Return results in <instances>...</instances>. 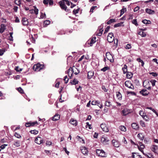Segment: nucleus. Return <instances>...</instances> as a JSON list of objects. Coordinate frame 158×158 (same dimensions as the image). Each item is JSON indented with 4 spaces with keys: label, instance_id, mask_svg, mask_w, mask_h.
Here are the masks:
<instances>
[{
    "label": "nucleus",
    "instance_id": "obj_10",
    "mask_svg": "<svg viewBox=\"0 0 158 158\" xmlns=\"http://www.w3.org/2000/svg\"><path fill=\"white\" fill-rule=\"evenodd\" d=\"M101 127L103 131L105 132H108L109 131V129L105 124L102 123L101 125Z\"/></svg>",
    "mask_w": 158,
    "mask_h": 158
},
{
    "label": "nucleus",
    "instance_id": "obj_28",
    "mask_svg": "<svg viewBox=\"0 0 158 158\" xmlns=\"http://www.w3.org/2000/svg\"><path fill=\"white\" fill-rule=\"evenodd\" d=\"M145 10L147 13L150 14H153L155 13V12L153 10L150 9H146Z\"/></svg>",
    "mask_w": 158,
    "mask_h": 158
},
{
    "label": "nucleus",
    "instance_id": "obj_20",
    "mask_svg": "<svg viewBox=\"0 0 158 158\" xmlns=\"http://www.w3.org/2000/svg\"><path fill=\"white\" fill-rule=\"evenodd\" d=\"M141 31H139L138 32V34L140 35L142 37H144L146 36V33L143 31H144L145 30V29H140Z\"/></svg>",
    "mask_w": 158,
    "mask_h": 158
},
{
    "label": "nucleus",
    "instance_id": "obj_41",
    "mask_svg": "<svg viewBox=\"0 0 158 158\" xmlns=\"http://www.w3.org/2000/svg\"><path fill=\"white\" fill-rule=\"evenodd\" d=\"M105 106L108 107H109L110 106H112V105L110 102L107 101L105 102Z\"/></svg>",
    "mask_w": 158,
    "mask_h": 158
},
{
    "label": "nucleus",
    "instance_id": "obj_44",
    "mask_svg": "<svg viewBox=\"0 0 158 158\" xmlns=\"http://www.w3.org/2000/svg\"><path fill=\"white\" fill-rule=\"evenodd\" d=\"M137 60L139 62H141V63L142 66H143L144 63L143 61L142 60H141L140 58H137Z\"/></svg>",
    "mask_w": 158,
    "mask_h": 158
},
{
    "label": "nucleus",
    "instance_id": "obj_35",
    "mask_svg": "<svg viewBox=\"0 0 158 158\" xmlns=\"http://www.w3.org/2000/svg\"><path fill=\"white\" fill-rule=\"evenodd\" d=\"M137 137L141 140L144 139V136L142 133H139L137 135Z\"/></svg>",
    "mask_w": 158,
    "mask_h": 158
},
{
    "label": "nucleus",
    "instance_id": "obj_23",
    "mask_svg": "<svg viewBox=\"0 0 158 158\" xmlns=\"http://www.w3.org/2000/svg\"><path fill=\"white\" fill-rule=\"evenodd\" d=\"M6 26L5 25L2 24L0 28V33H2L6 29Z\"/></svg>",
    "mask_w": 158,
    "mask_h": 158
},
{
    "label": "nucleus",
    "instance_id": "obj_26",
    "mask_svg": "<svg viewBox=\"0 0 158 158\" xmlns=\"http://www.w3.org/2000/svg\"><path fill=\"white\" fill-rule=\"evenodd\" d=\"M117 98L119 100H121L122 99V95L119 92H116Z\"/></svg>",
    "mask_w": 158,
    "mask_h": 158
},
{
    "label": "nucleus",
    "instance_id": "obj_64",
    "mask_svg": "<svg viewBox=\"0 0 158 158\" xmlns=\"http://www.w3.org/2000/svg\"><path fill=\"white\" fill-rule=\"evenodd\" d=\"M142 118L144 119L146 121H148V118L147 117V116L146 115V114H145L144 115L143 117H142Z\"/></svg>",
    "mask_w": 158,
    "mask_h": 158
},
{
    "label": "nucleus",
    "instance_id": "obj_11",
    "mask_svg": "<svg viewBox=\"0 0 158 158\" xmlns=\"http://www.w3.org/2000/svg\"><path fill=\"white\" fill-rule=\"evenodd\" d=\"M101 141L104 144H106L109 141V139L107 137L102 136L101 138Z\"/></svg>",
    "mask_w": 158,
    "mask_h": 158
},
{
    "label": "nucleus",
    "instance_id": "obj_9",
    "mask_svg": "<svg viewBox=\"0 0 158 158\" xmlns=\"http://www.w3.org/2000/svg\"><path fill=\"white\" fill-rule=\"evenodd\" d=\"M43 141H44L39 136H38L35 140V142L39 144L43 143Z\"/></svg>",
    "mask_w": 158,
    "mask_h": 158
},
{
    "label": "nucleus",
    "instance_id": "obj_37",
    "mask_svg": "<svg viewBox=\"0 0 158 158\" xmlns=\"http://www.w3.org/2000/svg\"><path fill=\"white\" fill-rule=\"evenodd\" d=\"M110 69V68L108 66H105L102 69H101V71H102L103 72H106V70H109Z\"/></svg>",
    "mask_w": 158,
    "mask_h": 158
},
{
    "label": "nucleus",
    "instance_id": "obj_54",
    "mask_svg": "<svg viewBox=\"0 0 158 158\" xmlns=\"http://www.w3.org/2000/svg\"><path fill=\"white\" fill-rule=\"evenodd\" d=\"M17 90L21 94H23L24 93V91L22 89L21 87L18 88L17 89Z\"/></svg>",
    "mask_w": 158,
    "mask_h": 158
},
{
    "label": "nucleus",
    "instance_id": "obj_30",
    "mask_svg": "<svg viewBox=\"0 0 158 158\" xmlns=\"http://www.w3.org/2000/svg\"><path fill=\"white\" fill-rule=\"evenodd\" d=\"M127 67V65L125 64L124 67L122 68V70L123 71V74H125L128 72Z\"/></svg>",
    "mask_w": 158,
    "mask_h": 158
},
{
    "label": "nucleus",
    "instance_id": "obj_24",
    "mask_svg": "<svg viewBox=\"0 0 158 158\" xmlns=\"http://www.w3.org/2000/svg\"><path fill=\"white\" fill-rule=\"evenodd\" d=\"M130 113L129 110L127 108H124L122 111V113L123 115H126Z\"/></svg>",
    "mask_w": 158,
    "mask_h": 158
},
{
    "label": "nucleus",
    "instance_id": "obj_27",
    "mask_svg": "<svg viewBox=\"0 0 158 158\" xmlns=\"http://www.w3.org/2000/svg\"><path fill=\"white\" fill-rule=\"evenodd\" d=\"M50 23V20H44L43 22V26L44 27H47L48 25Z\"/></svg>",
    "mask_w": 158,
    "mask_h": 158
},
{
    "label": "nucleus",
    "instance_id": "obj_31",
    "mask_svg": "<svg viewBox=\"0 0 158 158\" xmlns=\"http://www.w3.org/2000/svg\"><path fill=\"white\" fill-rule=\"evenodd\" d=\"M78 80H76L75 79H74L73 81H71L70 83H71V85H75L78 84Z\"/></svg>",
    "mask_w": 158,
    "mask_h": 158
},
{
    "label": "nucleus",
    "instance_id": "obj_12",
    "mask_svg": "<svg viewBox=\"0 0 158 158\" xmlns=\"http://www.w3.org/2000/svg\"><path fill=\"white\" fill-rule=\"evenodd\" d=\"M131 157L132 158H143L138 153L136 152L132 153Z\"/></svg>",
    "mask_w": 158,
    "mask_h": 158
},
{
    "label": "nucleus",
    "instance_id": "obj_43",
    "mask_svg": "<svg viewBox=\"0 0 158 158\" xmlns=\"http://www.w3.org/2000/svg\"><path fill=\"white\" fill-rule=\"evenodd\" d=\"M119 129L123 131H126V127L124 126H119Z\"/></svg>",
    "mask_w": 158,
    "mask_h": 158
},
{
    "label": "nucleus",
    "instance_id": "obj_42",
    "mask_svg": "<svg viewBox=\"0 0 158 158\" xmlns=\"http://www.w3.org/2000/svg\"><path fill=\"white\" fill-rule=\"evenodd\" d=\"M99 156H101L102 157H106V154L105 152H104V151L103 150H102V152H101L100 154L99 155Z\"/></svg>",
    "mask_w": 158,
    "mask_h": 158
},
{
    "label": "nucleus",
    "instance_id": "obj_50",
    "mask_svg": "<svg viewBox=\"0 0 158 158\" xmlns=\"http://www.w3.org/2000/svg\"><path fill=\"white\" fill-rule=\"evenodd\" d=\"M150 82L151 83L152 86H154L155 85V83L156 82V81L155 80H151Z\"/></svg>",
    "mask_w": 158,
    "mask_h": 158
},
{
    "label": "nucleus",
    "instance_id": "obj_48",
    "mask_svg": "<svg viewBox=\"0 0 158 158\" xmlns=\"http://www.w3.org/2000/svg\"><path fill=\"white\" fill-rule=\"evenodd\" d=\"M15 2L16 4L18 6H20L21 3L20 0H15Z\"/></svg>",
    "mask_w": 158,
    "mask_h": 158
},
{
    "label": "nucleus",
    "instance_id": "obj_61",
    "mask_svg": "<svg viewBox=\"0 0 158 158\" xmlns=\"http://www.w3.org/2000/svg\"><path fill=\"white\" fill-rule=\"evenodd\" d=\"M79 8H78L77 9H74L73 10V13L74 14H76L79 11Z\"/></svg>",
    "mask_w": 158,
    "mask_h": 158
},
{
    "label": "nucleus",
    "instance_id": "obj_18",
    "mask_svg": "<svg viewBox=\"0 0 158 158\" xmlns=\"http://www.w3.org/2000/svg\"><path fill=\"white\" fill-rule=\"evenodd\" d=\"M13 145L15 147H19L20 146V141L18 140L15 141L13 142Z\"/></svg>",
    "mask_w": 158,
    "mask_h": 158
},
{
    "label": "nucleus",
    "instance_id": "obj_16",
    "mask_svg": "<svg viewBox=\"0 0 158 158\" xmlns=\"http://www.w3.org/2000/svg\"><path fill=\"white\" fill-rule=\"evenodd\" d=\"M43 3L44 4H48L49 3L50 6H52L53 4V0H44Z\"/></svg>",
    "mask_w": 158,
    "mask_h": 158
},
{
    "label": "nucleus",
    "instance_id": "obj_59",
    "mask_svg": "<svg viewBox=\"0 0 158 158\" xmlns=\"http://www.w3.org/2000/svg\"><path fill=\"white\" fill-rule=\"evenodd\" d=\"M6 146H7V145H6L5 144L2 145L0 147V151H1V149H4Z\"/></svg>",
    "mask_w": 158,
    "mask_h": 158
},
{
    "label": "nucleus",
    "instance_id": "obj_32",
    "mask_svg": "<svg viewBox=\"0 0 158 158\" xmlns=\"http://www.w3.org/2000/svg\"><path fill=\"white\" fill-rule=\"evenodd\" d=\"M70 123L71 124H72L75 126H76L77 125V121L76 120H74L73 119H71Z\"/></svg>",
    "mask_w": 158,
    "mask_h": 158
},
{
    "label": "nucleus",
    "instance_id": "obj_7",
    "mask_svg": "<svg viewBox=\"0 0 158 158\" xmlns=\"http://www.w3.org/2000/svg\"><path fill=\"white\" fill-rule=\"evenodd\" d=\"M59 3L60 6L62 9L65 10H66L67 7L65 4V2H64L63 1H60L59 2Z\"/></svg>",
    "mask_w": 158,
    "mask_h": 158
},
{
    "label": "nucleus",
    "instance_id": "obj_15",
    "mask_svg": "<svg viewBox=\"0 0 158 158\" xmlns=\"http://www.w3.org/2000/svg\"><path fill=\"white\" fill-rule=\"evenodd\" d=\"M132 127L136 131L138 130L139 129V127L138 124L136 123H133L131 124Z\"/></svg>",
    "mask_w": 158,
    "mask_h": 158
},
{
    "label": "nucleus",
    "instance_id": "obj_49",
    "mask_svg": "<svg viewBox=\"0 0 158 158\" xmlns=\"http://www.w3.org/2000/svg\"><path fill=\"white\" fill-rule=\"evenodd\" d=\"M102 89L105 92H107L108 90L107 88L105 86L103 85L102 86Z\"/></svg>",
    "mask_w": 158,
    "mask_h": 158
},
{
    "label": "nucleus",
    "instance_id": "obj_29",
    "mask_svg": "<svg viewBox=\"0 0 158 158\" xmlns=\"http://www.w3.org/2000/svg\"><path fill=\"white\" fill-rule=\"evenodd\" d=\"M126 76L127 78L131 79L132 77L133 73L131 72H128L127 73Z\"/></svg>",
    "mask_w": 158,
    "mask_h": 158
},
{
    "label": "nucleus",
    "instance_id": "obj_55",
    "mask_svg": "<svg viewBox=\"0 0 158 158\" xmlns=\"http://www.w3.org/2000/svg\"><path fill=\"white\" fill-rule=\"evenodd\" d=\"M140 124L142 127H145V125L144 122L142 120H140Z\"/></svg>",
    "mask_w": 158,
    "mask_h": 158
},
{
    "label": "nucleus",
    "instance_id": "obj_52",
    "mask_svg": "<svg viewBox=\"0 0 158 158\" xmlns=\"http://www.w3.org/2000/svg\"><path fill=\"white\" fill-rule=\"evenodd\" d=\"M139 113L140 116L142 117H143L145 114H146L144 112L143 110L139 111Z\"/></svg>",
    "mask_w": 158,
    "mask_h": 158
},
{
    "label": "nucleus",
    "instance_id": "obj_62",
    "mask_svg": "<svg viewBox=\"0 0 158 158\" xmlns=\"http://www.w3.org/2000/svg\"><path fill=\"white\" fill-rule=\"evenodd\" d=\"M64 2H65V3L67 4L68 6H69L70 5V2L66 0H62Z\"/></svg>",
    "mask_w": 158,
    "mask_h": 158
},
{
    "label": "nucleus",
    "instance_id": "obj_2",
    "mask_svg": "<svg viewBox=\"0 0 158 158\" xmlns=\"http://www.w3.org/2000/svg\"><path fill=\"white\" fill-rule=\"evenodd\" d=\"M36 124L38 125V123L37 121L34 122L30 121L25 123V126L27 127H34Z\"/></svg>",
    "mask_w": 158,
    "mask_h": 158
},
{
    "label": "nucleus",
    "instance_id": "obj_39",
    "mask_svg": "<svg viewBox=\"0 0 158 158\" xmlns=\"http://www.w3.org/2000/svg\"><path fill=\"white\" fill-rule=\"evenodd\" d=\"M46 14L45 13H41L40 15V17L39 18L40 19H45L46 18Z\"/></svg>",
    "mask_w": 158,
    "mask_h": 158
},
{
    "label": "nucleus",
    "instance_id": "obj_17",
    "mask_svg": "<svg viewBox=\"0 0 158 158\" xmlns=\"http://www.w3.org/2000/svg\"><path fill=\"white\" fill-rule=\"evenodd\" d=\"M66 73L68 74L69 77L70 78H71L73 76V73L71 70V67H70L67 71L66 72Z\"/></svg>",
    "mask_w": 158,
    "mask_h": 158
},
{
    "label": "nucleus",
    "instance_id": "obj_13",
    "mask_svg": "<svg viewBox=\"0 0 158 158\" xmlns=\"http://www.w3.org/2000/svg\"><path fill=\"white\" fill-rule=\"evenodd\" d=\"M139 93L143 96H146L148 95L149 92L146 89H143L141 90L139 92Z\"/></svg>",
    "mask_w": 158,
    "mask_h": 158
},
{
    "label": "nucleus",
    "instance_id": "obj_19",
    "mask_svg": "<svg viewBox=\"0 0 158 158\" xmlns=\"http://www.w3.org/2000/svg\"><path fill=\"white\" fill-rule=\"evenodd\" d=\"M96 39L95 37L92 38L90 41L89 40L88 41V44H89L91 46H92L93 44L96 42Z\"/></svg>",
    "mask_w": 158,
    "mask_h": 158
},
{
    "label": "nucleus",
    "instance_id": "obj_21",
    "mask_svg": "<svg viewBox=\"0 0 158 158\" xmlns=\"http://www.w3.org/2000/svg\"><path fill=\"white\" fill-rule=\"evenodd\" d=\"M81 152L83 154L85 155H87L88 151L87 148L85 147H82L81 149Z\"/></svg>",
    "mask_w": 158,
    "mask_h": 158
},
{
    "label": "nucleus",
    "instance_id": "obj_51",
    "mask_svg": "<svg viewBox=\"0 0 158 158\" xmlns=\"http://www.w3.org/2000/svg\"><path fill=\"white\" fill-rule=\"evenodd\" d=\"M142 22L145 24H149L151 23L150 20H142Z\"/></svg>",
    "mask_w": 158,
    "mask_h": 158
},
{
    "label": "nucleus",
    "instance_id": "obj_33",
    "mask_svg": "<svg viewBox=\"0 0 158 158\" xmlns=\"http://www.w3.org/2000/svg\"><path fill=\"white\" fill-rule=\"evenodd\" d=\"M123 22H121L120 23H118L117 24H115L114 25V27H120V26H124Z\"/></svg>",
    "mask_w": 158,
    "mask_h": 158
},
{
    "label": "nucleus",
    "instance_id": "obj_5",
    "mask_svg": "<svg viewBox=\"0 0 158 158\" xmlns=\"http://www.w3.org/2000/svg\"><path fill=\"white\" fill-rule=\"evenodd\" d=\"M106 56L107 59L108 60H109L111 62H113L114 61V60L113 59H112V58H113L110 52H106Z\"/></svg>",
    "mask_w": 158,
    "mask_h": 158
},
{
    "label": "nucleus",
    "instance_id": "obj_8",
    "mask_svg": "<svg viewBox=\"0 0 158 158\" xmlns=\"http://www.w3.org/2000/svg\"><path fill=\"white\" fill-rule=\"evenodd\" d=\"M151 149L154 153L158 154V147L157 146L152 145L151 147Z\"/></svg>",
    "mask_w": 158,
    "mask_h": 158
},
{
    "label": "nucleus",
    "instance_id": "obj_57",
    "mask_svg": "<svg viewBox=\"0 0 158 158\" xmlns=\"http://www.w3.org/2000/svg\"><path fill=\"white\" fill-rule=\"evenodd\" d=\"M149 74L150 75H152L153 76V77H156L158 74H157V73H154V72H151V73H149Z\"/></svg>",
    "mask_w": 158,
    "mask_h": 158
},
{
    "label": "nucleus",
    "instance_id": "obj_1",
    "mask_svg": "<svg viewBox=\"0 0 158 158\" xmlns=\"http://www.w3.org/2000/svg\"><path fill=\"white\" fill-rule=\"evenodd\" d=\"M44 67V64H41L40 63H37L34 65L33 67V69L35 71H39L41 69H42Z\"/></svg>",
    "mask_w": 158,
    "mask_h": 158
},
{
    "label": "nucleus",
    "instance_id": "obj_47",
    "mask_svg": "<svg viewBox=\"0 0 158 158\" xmlns=\"http://www.w3.org/2000/svg\"><path fill=\"white\" fill-rule=\"evenodd\" d=\"M127 95H128L129 94H131L132 95L135 96L136 95V93L134 92L133 91H127Z\"/></svg>",
    "mask_w": 158,
    "mask_h": 158
},
{
    "label": "nucleus",
    "instance_id": "obj_25",
    "mask_svg": "<svg viewBox=\"0 0 158 158\" xmlns=\"http://www.w3.org/2000/svg\"><path fill=\"white\" fill-rule=\"evenodd\" d=\"M60 118V115L59 114H56L52 118V120L56 121L59 120Z\"/></svg>",
    "mask_w": 158,
    "mask_h": 158
},
{
    "label": "nucleus",
    "instance_id": "obj_22",
    "mask_svg": "<svg viewBox=\"0 0 158 158\" xmlns=\"http://www.w3.org/2000/svg\"><path fill=\"white\" fill-rule=\"evenodd\" d=\"M94 72L92 71H89L88 72L87 75L88 78L89 79H91L94 75Z\"/></svg>",
    "mask_w": 158,
    "mask_h": 158
},
{
    "label": "nucleus",
    "instance_id": "obj_46",
    "mask_svg": "<svg viewBox=\"0 0 158 158\" xmlns=\"http://www.w3.org/2000/svg\"><path fill=\"white\" fill-rule=\"evenodd\" d=\"M77 138L78 139V140H79V141L83 143H84V140L83 139H82V138H81L80 136H77Z\"/></svg>",
    "mask_w": 158,
    "mask_h": 158
},
{
    "label": "nucleus",
    "instance_id": "obj_38",
    "mask_svg": "<svg viewBox=\"0 0 158 158\" xmlns=\"http://www.w3.org/2000/svg\"><path fill=\"white\" fill-rule=\"evenodd\" d=\"M146 156L149 158H154L153 155L150 153H148V154H144Z\"/></svg>",
    "mask_w": 158,
    "mask_h": 158
},
{
    "label": "nucleus",
    "instance_id": "obj_6",
    "mask_svg": "<svg viewBox=\"0 0 158 158\" xmlns=\"http://www.w3.org/2000/svg\"><path fill=\"white\" fill-rule=\"evenodd\" d=\"M112 142L113 145L115 147H119L120 145V143L116 139L112 140Z\"/></svg>",
    "mask_w": 158,
    "mask_h": 158
},
{
    "label": "nucleus",
    "instance_id": "obj_60",
    "mask_svg": "<svg viewBox=\"0 0 158 158\" xmlns=\"http://www.w3.org/2000/svg\"><path fill=\"white\" fill-rule=\"evenodd\" d=\"M13 34V32H10V36L9 37V40L10 41H12L13 40V37L12 36Z\"/></svg>",
    "mask_w": 158,
    "mask_h": 158
},
{
    "label": "nucleus",
    "instance_id": "obj_40",
    "mask_svg": "<svg viewBox=\"0 0 158 158\" xmlns=\"http://www.w3.org/2000/svg\"><path fill=\"white\" fill-rule=\"evenodd\" d=\"M30 132L32 134L36 135L38 134V131L36 130H31L30 131Z\"/></svg>",
    "mask_w": 158,
    "mask_h": 158
},
{
    "label": "nucleus",
    "instance_id": "obj_34",
    "mask_svg": "<svg viewBox=\"0 0 158 158\" xmlns=\"http://www.w3.org/2000/svg\"><path fill=\"white\" fill-rule=\"evenodd\" d=\"M102 26H100V28L99 30V32L97 33V35L100 36L102 34V32L103 31V30L102 29Z\"/></svg>",
    "mask_w": 158,
    "mask_h": 158
},
{
    "label": "nucleus",
    "instance_id": "obj_45",
    "mask_svg": "<svg viewBox=\"0 0 158 158\" xmlns=\"http://www.w3.org/2000/svg\"><path fill=\"white\" fill-rule=\"evenodd\" d=\"M14 136L16 138L20 139L21 138V136L16 132H15L14 133Z\"/></svg>",
    "mask_w": 158,
    "mask_h": 158
},
{
    "label": "nucleus",
    "instance_id": "obj_58",
    "mask_svg": "<svg viewBox=\"0 0 158 158\" xmlns=\"http://www.w3.org/2000/svg\"><path fill=\"white\" fill-rule=\"evenodd\" d=\"M102 150H101L97 149L96 150V154L98 156H99L101 152H102Z\"/></svg>",
    "mask_w": 158,
    "mask_h": 158
},
{
    "label": "nucleus",
    "instance_id": "obj_53",
    "mask_svg": "<svg viewBox=\"0 0 158 158\" xmlns=\"http://www.w3.org/2000/svg\"><path fill=\"white\" fill-rule=\"evenodd\" d=\"M126 11V9L124 8L121 9L120 10V16L123 15L125 11Z\"/></svg>",
    "mask_w": 158,
    "mask_h": 158
},
{
    "label": "nucleus",
    "instance_id": "obj_36",
    "mask_svg": "<svg viewBox=\"0 0 158 158\" xmlns=\"http://www.w3.org/2000/svg\"><path fill=\"white\" fill-rule=\"evenodd\" d=\"M23 26H27L29 25L28 20H21Z\"/></svg>",
    "mask_w": 158,
    "mask_h": 158
},
{
    "label": "nucleus",
    "instance_id": "obj_56",
    "mask_svg": "<svg viewBox=\"0 0 158 158\" xmlns=\"http://www.w3.org/2000/svg\"><path fill=\"white\" fill-rule=\"evenodd\" d=\"M69 79L68 78V77H67V76H65L64 77V80L65 81V83L66 84L67 83H68V82L69 81Z\"/></svg>",
    "mask_w": 158,
    "mask_h": 158
},
{
    "label": "nucleus",
    "instance_id": "obj_4",
    "mask_svg": "<svg viewBox=\"0 0 158 158\" xmlns=\"http://www.w3.org/2000/svg\"><path fill=\"white\" fill-rule=\"evenodd\" d=\"M125 86L130 89H133L134 88V86L132 84L131 81H126L124 83Z\"/></svg>",
    "mask_w": 158,
    "mask_h": 158
},
{
    "label": "nucleus",
    "instance_id": "obj_63",
    "mask_svg": "<svg viewBox=\"0 0 158 158\" xmlns=\"http://www.w3.org/2000/svg\"><path fill=\"white\" fill-rule=\"evenodd\" d=\"M132 22L133 24H135L136 26H137L138 25L137 20H132Z\"/></svg>",
    "mask_w": 158,
    "mask_h": 158
},
{
    "label": "nucleus",
    "instance_id": "obj_3",
    "mask_svg": "<svg viewBox=\"0 0 158 158\" xmlns=\"http://www.w3.org/2000/svg\"><path fill=\"white\" fill-rule=\"evenodd\" d=\"M114 40V37L112 33H109L107 37V40L109 43L113 42Z\"/></svg>",
    "mask_w": 158,
    "mask_h": 158
},
{
    "label": "nucleus",
    "instance_id": "obj_14",
    "mask_svg": "<svg viewBox=\"0 0 158 158\" xmlns=\"http://www.w3.org/2000/svg\"><path fill=\"white\" fill-rule=\"evenodd\" d=\"M71 70L73 73L76 75L80 73L79 70L74 66H73L72 68L71 67Z\"/></svg>",
    "mask_w": 158,
    "mask_h": 158
}]
</instances>
